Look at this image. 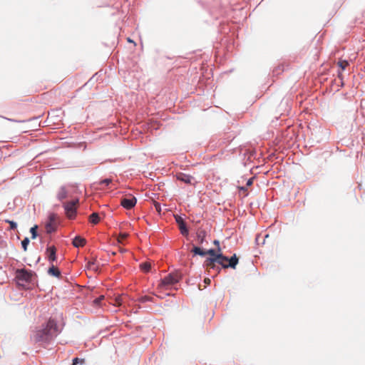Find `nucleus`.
<instances>
[{
  "instance_id": "nucleus-1",
  "label": "nucleus",
  "mask_w": 365,
  "mask_h": 365,
  "mask_svg": "<svg viewBox=\"0 0 365 365\" xmlns=\"http://www.w3.org/2000/svg\"><path fill=\"white\" fill-rule=\"evenodd\" d=\"M59 330L56 321L49 319L45 327L36 330L31 338L34 342H48L58 335Z\"/></svg>"
},
{
  "instance_id": "nucleus-2",
  "label": "nucleus",
  "mask_w": 365,
  "mask_h": 365,
  "mask_svg": "<svg viewBox=\"0 0 365 365\" xmlns=\"http://www.w3.org/2000/svg\"><path fill=\"white\" fill-rule=\"evenodd\" d=\"M207 255H210V257L207 258L205 261V266L207 269H215V263L222 267L223 261L228 260V257L222 255L221 248L217 249V250L210 249L207 250Z\"/></svg>"
},
{
  "instance_id": "nucleus-3",
  "label": "nucleus",
  "mask_w": 365,
  "mask_h": 365,
  "mask_svg": "<svg viewBox=\"0 0 365 365\" xmlns=\"http://www.w3.org/2000/svg\"><path fill=\"white\" fill-rule=\"evenodd\" d=\"M181 277V274L178 272L170 273L162 279L159 286L160 287H166L168 286L173 285L178 282Z\"/></svg>"
},
{
  "instance_id": "nucleus-4",
  "label": "nucleus",
  "mask_w": 365,
  "mask_h": 365,
  "mask_svg": "<svg viewBox=\"0 0 365 365\" xmlns=\"http://www.w3.org/2000/svg\"><path fill=\"white\" fill-rule=\"evenodd\" d=\"M78 203V200H71L66 202L63 205L65 212L69 219H74L76 215V205Z\"/></svg>"
},
{
  "instance_id": "nucleus-5",
  "label": "nucleus",
  "mask_w": 365,
  "mask_h": 365,
  "mask_svg": "<svg viewBox=\"0 0 365 365\" xmlns=\"http://www.w3.org/2000/svg\"><path fill=\"white\" fill-rule=\"evenodd\" d=\"M32 276V272L25 269H17L16 271V278L19 281L30 282L31 281Z\"/></svg>"
},
{
  "instance_id": "nucleus-6",
  "label": "nucleus",
  "mask_w": 365,
  "mask_h": 365,
  "mask_svg": "<svg viewBox=\"0 0 365 365\" xmlns=\"http://www.w3.org/2000/svg\"><path fill=\"white\" fill-rule=\"evenodd\" d=\"M56 215L51 214L48 217V222L46 225V230L48 233H51L56 230Z\"/></svg>"
},
{
  "instance_id": "nucleus-7",
  "label": "nucleus",
  "mask_w": 365,
  "mask_h": 365,
  "mask_svg": "<svg viewBox=\"0 0 365 365\" xmlns=\"http://www.w3.org/2000/svg\"><path fill=\"white\" fill-rule=\"evenodd\" d=\"M137 202L135 197L130 195L128 198H123L120 201V205L125 209L130 210L133 208Z\"/></svg>"
},
{
  "instance_id": "nucleus-8",
  "label": "nucleus",
  "mask_w": 365,
  "mask_h": 365,
  "mask_svg": "<svg viewBox=\"0 0 365 365\" xmlns=\"http://www.w3.org/2000/svg\"><path fill=\"white\" fill-rule=\"evenodd\" d=\"M175 219L177 224L178 225L180 233L184 236H187L188 235V229L183 219L179 215H175Z\"/></svg>"
},
{
  "instance_id": "nucleus-9",
  "label": "nucleus",
  "mask_w": 365,
  "mask_h": 365,
  "mask_svg": "<svg viewBox=\"0 0 365 365\" xmlns=\"http://www.w3.org/2000/svg\"><path fill=\"white\" fill-rule=\"evenodd\" d=\"M238 258L235 254L231 258H228L227 261H223L222 262V267L225 269H227L228 267H231L232 269H235L237 263H238Z\"/></svg>"
},
{
  "instance_id": "nucleus-10",
  "label": "nucleus",
  "mask_w": 365,
  "mask_h": 365,
  "mask_svg": "<svg viewBox=\"0 0 365 365\" xmlns=\"http://www.w3.org/2000/svg\"><path fill=\"white\" fill-rule=\"evenodd\" d=\"M46 252L49 262L53 264L56 260V248L54 246L48 247Z\"/></svg>"
},
{
  "instance_id": "nucleus-11",
  "label": "nucleus",
  "mask_w": 365,
  "mask_h": 365,
  "mask_svg": "<svg viewBox=\"0 0 365 365\" xmlns=\"http://www.w3.org/2000/svg\"><path fill=\"white\" fill-rule=\"evenodd\" d=\"M207 232L202 229H198L197 231V240L198 244L202 245L205 241Z\"/></svg>"
},
{
  "instance_id": "nucleus-12",
  "label": "nucleus",
  "mask_w": 365,
  "mask_h": 365,
  "mask_svg": "<svg viewBox=\"0 0 365 365\" xmlns=\"http://www.w3.org/2000/svg\"><path fill=\"white\" fill-rule=\"evenodd\" d=\"M86 243V240L85 238L81 237V236H76L73 240V245L76 247H83Z\"/></svg>"
},
{
  "instance_id": "nucleus-13",
  "label": "nucleus",
  "mask_w": 365,
  "mask_h": 365,
  "mask_svg": "<svg viewBox=\"0 0 365 365\" xmlns=\"http://www.w3.org/2000/svg\"><path fill=\"white\" fill-rule=\"evenodd\" d=\"M177 178H178V180H179L182 182H184L186 184H191V182L192 180V176L185 174V173H179L177 175Z\"/></svg>"
},
{
  "instance_id": "nucleus-14",
  "label": "nucleus",
  "mask_w": 365,
  "mask_h": 365,
  "mask_svg": "<svg viewBox=\"0 0 365 365\" xmlns=\"http://www.w3.org/2000/svg\"><path fill=\"white\" fill-rule=\"evenodd\" d=\"M48 273L50 275H52V276H54L56 277H58L61 276V272L56 267L54 266L53 263L51 264V267H49V269L48 270Z\"/></svg>"
},
{
  "instance_id": "nucleus-15",
  "label": "nucleus",
  "mask_w": 365,
  "mask_h": 365,
  "mask_svg": "<svg viewBox=\"0 0 365 365\" xmlns=\"http://www.w3.org/2000/svg\"><path fill=\"white\" fill-rule=\"evenodd\" d=\"M68 192L65 187H61L58 191L57 197L59 200H63L66 198Z\"/></svg>"
},
{
  "instance_id": "nucleus-16",
  "label": "nucleus",
  "mask_w": 365,
  "mask_h": 365,
  "mask_svg": "<svg viewBox=\"0 0 365 365\" xmlns=\"http://www.w3.org/2000/svg\"><path fill=\"white\" fill-rule=\"evenodd\" d=\"M89 220L92 224L96 225L100 221V217L98 213L93 212L90 215Z\"/></svg>"
},
{
  "instance_id": "nucleus-17",
  "label": "nucleus",
  "mask_w": 365,
  "mask_h": 365,
  "mask_svg": "<svg viewBox=\"0 0 365 365\" xmlns=\"http://www.w3.org/2000/svg\"><path fill=\"white\" fill-rule=\"evenodd\" d=\"M192 252L195 255H200V256H205L206 255H207V251H204V250H202V249H200L198 247H194L192 250Z\"/></svg>"
},
{
  "instance_id": "nucleus-18",
  "label": "nucleus",
  "mask_w": 365,
  "mask_h": 365,
  "mask_svg": "<svg viewBox=\"0 0 365 365\" xmlns=\"http://www.w3.org/2000/svg\"><path fill=\"white\" fill-rule=\"evenodd\" d=\"M140 267L143 272H148L150 270L151 264L150 262H144L140 264Z\"/></svg>"
},
{
  "instance_id": "nucleus-19",
  "label": "nucleus",
  "mask_w": 365,
  "mask_h": 365,
  "mask_svg": "<svg viewBox=\"0 0 365 365\" xmlns=\"http://www.w3.org/2000/svg\"><path fill=\"white\" fill-rule=\"evenodd\" d=\"M112 179L110 178H106L105 180H101L98 182V185L100 186H108L110 183H111Z\"/></svg>"
},
{
  "instance_id": "nucleus-20",
  "label": "nucleus",
  "mask_w": 365,
  "mask_h": 365,
  "mask_svg": "<svg viewBox=\"0 0 365 365\" xmlns=\"http://www.w3.org/2000/svg\"><path fill=\"white\" fill-rule=\"evenodd\" d=\"M128 234L127 233H120L118 237V241L120 243H123L124 240L127 239Z\"/></svg>"
},
{
  "instance_id": "nucleus-21",
  "label": "nucleus",
  "mask_w": 365,
  "mask_h": 365,
  "mask_svg": "<svg viewBox=\"0 0 365 365\" xmlns=\"http://www.w3.org/2000/svg\"><path fill=\"white\" fill-rule=\"evenodd\" d=\"M338 65L341 70H344L349 66V63L347 61L341 60L338 62Z\"/></svg>"
},
{
  "instance_id": "nucleus-22",
  "label": "nucleus",
  "mask_w": 365,
  "mask_h": 365,
  "mask_svg": "<svg viewBox=\"0 0 365 365\" xmlns=\"http://www.w3.org/2000/svg\"><path fill=\"white\" fill-rule=\"evenodd\" d=\"M29 243V240L28 237L24 238V240L21 242V245L24 251L27 250V246Z\"/></svg>"
},
{
  "instance_id": "nucleus-23",
  "label": "nucleus",
  "mask_w": 365,
  "mask_h": 365,
  "mask_svg": "<svg viewBox=\"0 0 365 365\" xmlns=\"http://www.w3.org/2000/svg\"><path fill=\"white\" fill-rule=\"evenodd\" d=\"M38 227L36 225H35L34 227H31V238L32 239H35L37 236V232H36V230H37Z\"/></svg>"
},
{
  "instance_id": "nucleus-24",
  "label": "nucleus",
  "mask_w": 365,
  "mask_h": 365,
  "mask_svg": "<svg viewBox=\"0 0 365 365\" xmlns=\"http://www.w3.org/2000/svg\"><path fill=\"white\" fill-rule=\"evenodd\" d=\"M123 298L122 296H118L115 298V305L120 306L123 303Z\"/></svg>"
},
{
  "instance_id": "nucleus-25",
  "label": "nucleus",
  "mask_w": 365,
  "mask_h": 365,
  "mask_svg": "<svg viewBox=\"0 0 365 365\" xmlns=\"http://www.w3.org/2000/svg\"><path fill=\"white\" fill-rule=\"evenodd\" d=\"M6 222L9 224L11 230H15L16 228V227H17L16 223L15 222H14V221H11V220H6Z\"/></svg>"
},
{
  "instance_id": "nucleus-26",
  "label": "nucleus",
  "mask_w": 365,
  "mask_h": 365,
  "mask_svg": "<svg viewBox=\"0 0 365 365\" xmlns=\"http://www.w3.org/2000/svg\"><path fill=\"white\" fill-rule=\"evenodd\" d=\"M85 360L83 359H78L76 357L73 359L72 365H77L78 363L83 364Z\"/></svg>"
},
{
  "instance_id": "nucleus-27",
  "label": "nucleus",
  "mask_w": 365,
  "mask_h": 365,
  "mask_svg": "<svg viewBox=\"0 0 365 365\" xmlns=\"http://www.w3.org/2000/svg\"><path fill=\"white\" fill-rule=\"evenodd\" d=\"M153 205H154V207H155V210L160 214V212H161L160 205L158 202L155 201L153 202Z\"/></svg>"
},
{
  "instance_id": "nucleus-28",
  "label": "nucleus",
  "mask_w": 365,
  "mask_h": 365,
  "mask_svg": "<svg viewBox=\"0 0 365 365\" xmlns=\"http://www.w3.org/2000/svg\"><path fill=\"white\" fill-rule=\"evenodd\" d=\"M104 299V296L101 295L99 297L96 298L93 301V304L96 305H99L101 302Z\"/></svg>"
},
{
  "instance_id": "nucleus-29",
  "label": "nucleus",
  "mask_w": 365,
  "mask_h": 365,
  "mask_svg": "<svg viewBox=\"0 0 365 365\" xmlns=\"http://www.w3.org/2000/svg\"><path fill=\"white\" fill-rule=\"evenodd\" d=\"M150 299V297L144 296V297H141L140 301L142 302H145L149 301Z\"/></svg>"
},
{
  "instance_id": "nucleus-30",
  "label": "nucleus",
  "mask_w": 365,
  "mask_h": 365,
  "mask_svg": "<svg viewBox=\"0 0 365 365\" xmlns=\"http://www.w3.org/2000/svg\"><path fill=\"white\" fill-rule=\"evenodd\" d=\"M213 244L217 246V249L215 250H217V249L221 248L220 246V242L219 240H214Z\"/></svg>"
},
{
  "instance_id": "nucleus-31",
  "label": "nucleus",
  "mask_w": 365,
  "mask_h": 365,
  "mask_svg": "<svg viewBox=\"0 0 365 365\" xmlns=\"http://www.w3.org/2000/svg\"><path fill=\"white\" fill-rule=\"evenodd\" d=\"M205 283L207 284H210V279H208V278H205V280H204Z\"/></svg>"
},
{
  "instance_id": "nucleus-32",
  "label": "nucleus",
  "mask_w": 365,
  "mask_h": 365,
  "mask_svg": "<svg viewBox=\"0 0 365 365\" xmlns=\"http://www.w3.org/2000/svg\"><path fill=\"white\" fill-rule=\"evenodd\" d=\"M252 184V179H250L247 182V185H251Z\"/></svg>"
},
{
  "instance_id": "nucleus-33",
  "label": "nucleus",
  "mask_w": 365,
  "mask_h": 365,
  "mask_svg": "<svg viewBox=\"0 0 365 365\" xmlns=\"http://www.w3.org/2000/svg\"><path fill=\"white\" fill-rule=\"evenodd\" d=\"M93 264V262H88V267H91V266H92Z\"/></svg>"
}]
</instances>
